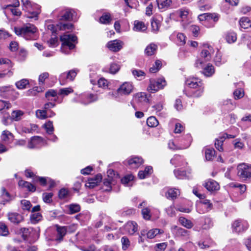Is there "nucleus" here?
Wrapping results in <instances>:
<instances>
[{
  "label": "nucleus",
  "mask_w": 251,
  "mask_h": 251,
  "mask_svg": "<svg viewBox=\"0 0 251 251\" xmlns=\"http://www.w3.org/2000/svg\"><path fill=\"white\" fill-rule=\"evenodd\" d=\"M186 84L191 90L186 95L189 97H201L204 92V85L201 79L190 77L185 81Z\"/></svg>",
  "instance_id": "nucleus-1"
},
{
  "label": "nucleus",
  "mask_w": 251,
  "mask_h": 251,
  "mask_svg": "<svg viewBox=\"0 0 251 251\" xmlns=\"http://www.w3.org/2000/svg\"><path fill=\"white\" fill-rule=\"evenodd\" d=\"M14 31L17 35L21 36L26 40H35L37 38V28L30 24H26L22 27H15Z\"/></svg>",
  "instance_id": "nucleus-2"
},
{
  "label": "nucleus",
  "mask_w": 251,
  "mask_h": 251,
  "mask_svg": "<svg viewBox=\"0 0 251 251\" xmlns=\"http://www.w3.org/2000/svg\"><path fill=\"white\" fill-rule=\"evenodd\" d=\"M213 48L208 44H204L200 53V56L196 61L195 66L198 68H202L204 63L209 61L211 58V54L213 53Z\"/></svg>",
  "instance_id": "nucleus-3"
},
{
  "label": "nucleus",
  "mask_w": 251,
  "mask_h": 251,
  "mask_svg": "<svg viewBox=\"0 0 251 251\" xmlns=\"http://www.w3.org/2000/svg\"><path fill=\"white\" fill-rule=\"evenodd\" d=\"M60 39L62 42L61 50L65 54L70 53V50L74 49L77 43L76 36L73 34H63Z\"/></svg>",
  "instance_id": "nucleus-4"
},
{
  "label": "nucleus",
  "mask_w": 251,
  "mask_h": 251,
  "mask_svg": "<svg viewBox=\"0 0 251 251\" xmlns=\"http://www.w3.org/2000/svg\"><path fill=\"white\" fill-rule=\"evenodd\" d=\"M220 17V15L216 13H205L199 15L198 19L206 27L212 28L215 26Z\"/></svg>",
  "instance_id": "nucleus-5"
},
{
  "label": "nucleus",
  "mask_w": 251,
  "mask_h": 251,
  "mask_svg": "<svg viewBox=\"0 0 251 251\" xmlns=\"http://www.w3.org/2000/svg\"><path fill=\"white\" fill-rule=\"evenodd\" d=\"M237 175L240 178L245 181L251 180V165L245 163L237 166Z\"/></svg>",
  "instance_id": "nucleus-6"
},
{
  "label": "nucleus",
  "mask_w": 251,
  "mask_h": 251,
  "mask_svg": "<svg viewBox=\"0 0 251 251\" xmlns=\"http://www.w3.org/2000/svg\"><path fill=\"white\" fill-rule=\"evenodd\" d=\"M75 11L68 8L58 9L54 10V16L59 21H70L73 19Z\"/></svg>",
  "instance_id": "nucleus-7"
},
{
  "label": "nucleus",
  "mask_w": 251,
  "mask_h": 251,
  "mask_svg": "<svg viewBox=\"0 0 251 251\" xmlns=\"http://www.w3.org/2000/svg\"><path fill=\"white\" fill-rule=\"evenodd\" d=\"M19 93L11 86L0 87V97L3 98H11L15 100Z\"/></svg>",
  "instance_id": "nucleus-8"
},
{
  "label": "nucleus",
  "mask_w": 251,
  "mask_h": 251,
  "mask_svg": "<svg viewBox=\"0 0 251 251\" xmlns=\"http://www.w3.org/2000/svg\"><path fill=\"white\" fill-rule=\"evenodd\" d=\"M166 85L164 78H158L157 80H150V83L148 87V90L151 93H155L159 89H163Z\"/></svg>",
  "instance_id": "nucleus-9"
},
{
  "label": "nucleus",
  "mask_w": 251,
  "mask_h": 251,
  "mask_svg": "<svg viewBox=\"0 0 251 251\" xmlns=\"http://www.w3.org/2000/svg\"><path fill=\"white\" fill-rule=\"evenodd\" d=\"M249 227L246 221L238 219L235 220L232 224L233 232L236 234H241L246 231Z\"/></svg>",
  "instance_id": "nucleus-10"
},
{
  "label": "nucleus",
  "mask_w": 251,
  "mask_h": 251,
  "mask_svg": "<svg viewBox=\"0 0 251 251\" xmlns=\"http://www.w3.org/2000/svg\"><path fill=\"white\" fill-rule=\"evenodd\" d=\"M184 139L186 141V142L185 143V144L182 143L183 142V140H182L179 144H178V142H177V145H176L173 141H170L168 143L169 149L173 150H184L187 149L190 147L192 142L191 135H187Z\"/></svg>",
  "instance_id": "nucleus-11"
},
{
  "label": "nucleus",
  "mask_w": 251,
  "mask_h": 251,
  "mask_svg": "<svg viewBox=\"0 0 251 251\" xmlns=\"http://www.w3.org/2000/svg\"><path fill=\"white\" fill-rule=\"evenodd\" d=\"M46 144V141L40 136H34L30 138L27 147L29 149L39 148Z\"/></svg>",
  "instance_id": "nucleus-12"
},
{
  "label": "nucleus",
  "mask_w": 251,
  "mask_h": 251,
  "mask_svg": "<svg viewBox=\"0 0 251 251\" xmlns=\"http://www.w3.org/2000/svg\"><path fill=\"white\" fill-rule=\"evenodd\" d=\"M213 204L209 200H201L197 205V211L201 214L209 211L212 209Z\"/></svg>",
  "instance_id": "nucleus-13"
},
{
  "label": "nucleus",
  "mask_w": 251,
  "mask_h": 251,
  "mask_svg": "<svg viewBox=\"0 0 251 251\" xmlns=\"http://www.w3.org/2000/svg\"><path fill=\"white\" fill-rule=\"evenodd\" d=\"M9 104L8 103L3 100H0V106L1 107L0 110L2 111V113H3L2 118V123L5 126L9 125L12 121L11 116H10L9 114L5 113L4 109L5 107L6 109H8L9 108Z\"/></svg>",
  "instance_id": "nucleus-14"
},
{
  "label": "nucleus",
  "mask_w": 251,
  "mask_h": 251,
  "mask_svg": "<svg viewBox=\"0 0 251 251\" xmlns=\"http://www.w3.org/2000/svg\"><path fill=\"white\" fill-rule=\"evenodd\" d=\"M138 230L137 224L133 221L128 222L122 229L123 234L133 235Z\"/></svg>",
  "instance_id": "nucleus-15"
},
{
  "label": "nucleus",
  "mask_w": 251,
  "mask_h": 251,
  "mask_svg": "<svg viewBox=\"0 0 251 251\" xmlns=\"http://www.w3.org/2000/svg\"><path fill=\"white\" fill-rule=\"evenodd\" d=\"M144 162L143 159L139 156H131L125 161V164L130 168H137Z\"/></svg>",
  "instance_id": "nucleus-16"
},
{
  "label": "nucleus",
  "mask_w": 251,
  "mask_h": 251,
  "mask_svg": "<svg viewBox=\"0 0 251 251\" xmlns=\"http://www.w3.org/2000/svg\"><path fill=\"white\" fill-rule=\"evenodd\" d=\"M123 45V41L120 40H114L109 41L106 44V47L111 51L117 52L122 49Z\"/></svg>",
  "instance_id": "nucleus-17"
},
{
  "label": "nucleus",
  "mask_w": 251,
  "mask_h": 251,
  "mask_svg": "<svg viewBox=\"0 0 251 251\" xmlns=\"http://www.w3.org/2000/svg\"><path fill=\"white\" fill-rule=\"evenodd\" d=\"M25 11L27 12L26 16L27 18H34L35 20L37 19L38 15L40 12L39 5L36 4H33L31 7L27 8Z\"/></svg>",
  "instance_id": "nucleus-18"
},
{
  "label": "nucleus",
  "mask_w": 251,
  "mask_h": 251,
  "mask_svg": "<svg viewBox=\"0 0 251 251\" xmlns=\"http://www.w3.org/2000/svg\"><path fill=\"white\" fill-rule=\"evenodd\" d=\"M133 88L131 83L126 82L118 88V92L121 96L128 95L131 93Z\"/></svg>",
  "instance_id": "nucleus-19"
},
{
  "label": "nucleus",
  "mask_w": 251,
  "mask_h": 251,
  "mask_svg": "<svg viewBox=\"0 0 251 251\" xmlns=\"http://www.w3.org/2000/svg\"><path fill=\"white\" fill-rule=\"evenodd\" d=\"M19 1L18 0H16L12 4L9 3L6 5H2L1 7L3 9H9L13 15L19 16L21 15V12L19 9L16 8V7L19 6Z\"/></svg>",
  "instance_id": "nucleus-20"
},
{
  "label": "nucleus",
  "mask_w": 251,
  "mask_h": 251,
  "mask_svg": "<svg viewBox=\"0 0 251 251\" xmlns=\"http://www.w3.org/2000/svg\"><path fill=\"white\" fill-rule=\"evenodd\" d=\"M134 101L138 103L140 105H143L148 104L149 99L147 95L145 93L141 92L136 94L133 98Z\"/></svg>",
  "instance_id": "nucleus-21"
},
{
  "label": "nucleus",
  "mask_w": 251,
  "mask_h": 251,
  "mask_svg": "<svg viewBox=\"0 0 251 251\" xmlns=\"http://www.w3.org/2000/svg\"><path fill=\"white\" fill-rule=\"evenodd\" d=\"M170 163L175 167H184L187 164L184 157L180 155H175L170 160Z\"/></svg>",
  "instance_id": "nucleus-22"
},
{
  "label": "nucleus",
  "mask_w": 251,
  "mask_h": 251,
  "mask_svg": "<svg viewBox=\"0 0 251 251\" xmlns=\"http://www.w3.org/2000/svg\"><path fill=\"white\" fill-rule=\"evenodd\" d=\"M203 186L209 192H214L219 189V184L214 180L208 179L203 184Z\"/></svg>",
  "instance_id": "nucleus-23"
},
{
  "label": "nucleus",
  "mask_w": 251,
  "mask_h": 251,
  "mask_svg": "<svg viewBox=\"0 0 251 251\" xmlns=\"http://www.w3.org/2000/svg\"><path fill=\"white\" fill-rule=\"evenodd\" d=\"M102 179V176L100 174H98L92 178L88 179V181L85 184L87 187L93 188L97 186Z\"/></svg>",
  "instance_id": "nucleus-24"
},
{
  "label": "nucleus",
  "mask_w": 251,
  "mask_h": 251,
  "mask_svg": "<svg viewBox=\"0 0 251 251\" xmlns=\"http://www.w3.org/2000/svg\"><path fill=\"white\" fill-rule=\"evenodd\" d=\"M72 27L73 25L71 23L62 24L60 23L56 25V29L54 30L53 25H48V28L52 30L53 33H56L57 29L64 31L67 29H70L72 28Z\"/></svg>",
  "instance_id": "nucleus-25"
},
{
  "label": "nucleus",
  "mask_w": 251,
  "mask_h": 251,
  "mask_svg": "<svg viewBox=\"0 0 251 251\" xmlns=\"http://www.w3.org/2000/svg\"><path fill=\"white\" fill-rule=\"evenodd\" d=\"M116 183L115 179L106 178L104 179L101 189L103 191L109 192L112 189V186Z\"/></svg>",
  "instance_id": "nucleus-26"
},
{
  "label": "nucleus",
  "mask_w": 251,
  "mask_h": 251,
  "mask_svg": "<svg viewBox=\"0 0 251 251\" xmlns=\"http://www.w3.org/2000/svg\"><path fill=\"white\" fill-rule=\"evenodd\" d=\"M158 9L163 11L167 10L171 5L172 0H156Z\"/></svg>",
  "instance_id": "nucleus-27"
},
{
  "label": "nucleus",
  "mask_w": 251,
  "mask_h": 251,
  "mask_svg": "<svg viewBox=\"0 0 251 251\" xmlns=\"http://www.w3.org/2000/svg\"><path fill=\"white\" fill-rule=\"evenodd\" d=\"M81 97L82 98H83V97L87 98V100H81L80 101L79 100H76L75 98H74L73 99V101H76V102L80 101L82 103H83L84 104H87L90 102L95 101L98 100L97 96L96 95H93V94H89V95H83L81 96Z\"/></svg>",
  "instance_id": "nucleus-28"
},
{
  "label": "nucleus",
  "mask_w": 251,
  "mask_h": 251,
  "mask_svg": "<svg viewBox=\"0 0 251 251\" xmlns=\"http://www.w3.org/2000/svg\"><path fill=\"white\" fill-rule=\"evenodd\" d=\"M8 218L11 222L15 224H18L23 220V216L16 212L8 213Z\"/></svg>",
  "instance_id": "nucleus-29"
},
{
  "label": "nucleus",
  "mask_w": 251,
  "mask_h": 251,
  "mask_svg": "<svg viewBox=\"0 0 251 251\" xmlns=\"http://www.w3.org/2000/svg\"><path fill=\"white\" fill-rule=\"evenodd\" d=\"M226 137H227V134L226 133H223L220 136H219L218 138L216 139L215 143V148L220 151H223V144L225 140L226 139Z\"/></svg>",
  "instance_id": "nucleus-30"
},
{
  "label": "nucleus",
  "mask_w": 251,
  "mask_h": 251,
  "mask_svg": "<svg viewBox=\"0 0 251 251\" xmlns=\"http://www.w3.org/2000/svg\"><path fill=\"white\" fill-rule=\"evenodd\" d=\"M141 235H157L163 233V231L159 228H154L148 230L147 228L143 229L141 231Z\"/></svg>",
  "instance_id": "nucleus-31"
},
{
  "label": "nucleus",
  "mask_w": 251,
  "mask_h": 251,
  "mask_svg": "<svg viewBox=\"0 0 251 251\" xmlns=\"http://www.w3.org/2000/svg\"><path fill=\"white\" fill-rule=\"evenodd\" d=\"M2 141L6 144H9L13 140V134L8 130H4L1 135Z\"/></svg>",
  "instance_id": "nucleus-32"
},
{
  "label": "nucleus",
  "mask_w": 251,
  "mask_h": 251,
  "mask_svg": "<svg viewBox=\"0 0 251 251\" xmlns=\"http://www.w3.org/2000/svg\"><path fill=\"white\" fill-rule=\"evenodd\" d=\"M241 28L245 29L251 30V20L248 17H242L239 20Z\"/></svg>",
  "instance_id": "nucleus-33"
},
{
  "label": "nucleus",
  "mask_w": 251,
  "mask_h": 251,
  "mask_svg": "<svg viewBox=\"0 0 251 251\" xmlns=\"http://www.w3.org/2000/svg\"><path fill=\"white\" fill-rule=\"evenodd\" d=\"M201 69H203L202 73L207 77L212 76L215 73L214 66L210 64H208L205 67L203 64V67Z\"/></svg>",
  "instance_id": "nucleus-34"
},
{
  "label": "nucleus",
  "mask_w": 251,
  "mask_h": 251,
  "mask_svg": "<svg viewBox=\"0 0 251 251\" xmlns=\"http://www.w3.org/2000/svg\"><path fill=\"white\" fill-rule=\"evenodd\" d=\"M160 19L161 18L159 17H153L151 21V26L152 30L154 32H156L159 30L161 25Z\"/></svg>",
  "instance_id": "nucleus-35"
},
{
  "label": "nucleus",
  "mask_w": 251,
  "mask_h": 251,
  "mask_svg": "<svg viewBox=\"0 0 251 251\" xmlns=\"http://www.w3.org/2000/svg\"><path fill=\"white\" fill-rule=\"evenodd\" d=\"M174 173L176 177L178 179L189 178L190 174V172L187 173L186 171L179 169L175 170Z\"/></svg>",
  "instance_id": "nucleus-36"
},
{
  "label": "nucleus",
  "mask_w": 251,
  "mask_h": 251,
  "mask_svg": "<svg viewBox=\"0 0 251 251\" xmlns=\"http://www.w3.org/2000/svg\"><path fill=\"white\" fill-rule=\"evenodd\" d=\"M18 184L21 187L26 188L29 191L34 192L36 190L35 186L27 181L21 180L19 181Z\"/></svg>",
  "instance_id": "nucleus-37"
},
{
  "label": "nucleus",
  "mask_w": 251,
  "mask_h": 251,
  "mask_svg": "<svg viewBox=\"0 0 251 251\" xmlns=\"http://www.w3.org/2000/svg\"><path fill=\"white\" fill-rule=\"evenodd\" d=\"M147 28V26L144 22L135 21L134 22L133 30L136 31H144Z\"/></svg>",
  "instance_id": "nucleus-38"
},
{
  "label": "nucleus",
  "mask_w": 251,
  "mask_h": 251,
  "mask_svg": "<svg viewBox=\"0 0 251 251\" xmlns=\"http://www.w3.org/2000/svg\"><path fill=\"white\" fill-rule=\"evenodd\" d=\"M179 191L176 188L168 189L165 193L166 197L167 198H171L172 199L176 198L179 195Z\"/></svg>",
  "instance_id": "nucleus-39"
},
{
  "label": "nucleus",
  "mask_w": 251,
  "mask_h": 251,
  "mask_svg": "<svg viewBox=\"0 0 251 251\" xmlns=\"http://www.w3.org/2000/svg\"><path fill=\"white\" fill-rule=\"evenodd\" d=\"M152 172V167L147 166L145 168L144 171H140L138 173V176L140 179H144L147 177Z\"/></svg>",
  "instance_id": "nucleus-40"
},
{
  "label": "nucleus",
  "mask_w": 251,
  "mask_h": 251,
  "mask_svg": "<svg viewBox=\"0 0 251 251\" xmlns=\"http://www.w3.org/2000/svg\"><path fill=\"white\" fill-rule=\"evenodd\" d=\"M157 50V46L151 43L149 45L145 50V53L148 56H151L155 53Z\"/></svg>",
  "instance_id": "nucleus-41"
},
{
  "label": "nucleus",
  "mask_w": 251,
  "mask_h": 251,
  "mask_svg": "<svg viewBox=\"0 0 251 251\" xmlns=\"http://www.w3.org/2000/svg\"><path fill=\"white\" fill-rule=\"evenodd\" d=\"M215 155V151L213 148H206L205 149V157L206 160H212Z\"/></svg>",
  "instance_id": "nucleus-42"
},
{
  "label": "nucleus",
  "mask_w": 251,
  "mask_h": 251,
  "mask_svg": "<svg viewBox=\"0 0 251 251\" xmlns=\"http://www.w3.org/2000/svg\"><path fill=\"white\" fill-rule=\"evenodd\" d=\"M31 223L36 224L42 219V216L39 212L31 213L30 216Z\"/></svg>",
  "instance_id": "nucleus-43"
},
{
  "label": "nucleus",
  "mask_w": 251,
  "mask_h": 251,
  "mask_svg": "<svg viewBox=\"0 0 251 251\" xmlns=\"http://www.w3.org/2000/svg\"><path fill=\"white\" fill-rule=\"evenodd\" d=\"M225 38L228 43H234L237 40L236 34L234 32H228L226 34Z\"/></svg>",
  "instance_id": "nucleus-44"
},
{
  "label": "nucleus",
  "mask_w": 251,
  "mask_h": 251,
  "mask_svg": "<svg viewBox=\"0 0 251 251\" xmlns=\"http://www.w3.org/2000/svg\"><path fill=\"white\" fill-rule=\"evenodd\" d=\"M226 62V60L222 58L221 53L220 52H217L214 58V62L216 65L219 66Z\"/></svg>",
  "instance_id": "nucleus-45"
},
{
  "label": "nucleus",
  "mask_w": 251,
  "mask_h": 251,
  "mask_svg": "<svg viewBox=\"0 0 251 251\" xmlns=\"http://www.w3.org/2000/svg\"><path fill=\"white\" fill-rule=\"evenodd\" d=\"M176 13L182 20H184L187 18L189 10L186 8H181L176 11Z\"/></svg>",
  "instance_id": "nucleus-46"
},
{
  "label": "nucleus",
  "mask_w": 251,
  "mask_h": 251,
  "mask_svg": "<svg viewBox=\"0 0 251 251\" xmlns=\"http://www.w3.org/2000/svg\"><path fill=\"white\" fill-rule=\"evenodd\" d=\"M212 243L211 239L210 238H207L203 241L199 242L198 245L201 249H204L209 248Z\"/></svg>",
  "instance_id": "nucleus-47"
},
{
  "label": "nucleus",
  "mask_w": 251,
  "mask_h": 251,
  "mask_svg": "<svg viewBox=\"0 0 251 251\" xmlns=\"http://www.w3.org/2000/svg\"><path fill=\"white\" fill-rule=\"evenodd\" d=\"M55 227L58 233V235H65L68 233L67 231H69L71 227H67L66 226H59L58 225H55Z\"/></svg>",
  "instance_id": "nucleus-48"
},
{
  "label": "nucleus",
  "mask_w": 251,
  "mask_h": 251,
  "mask_svg": "<svg viewBox=\"0 0 251 251\" xmlns=\"http://www.w3.org/2000/svg\"><path fill=\"white\" fill-rule=\"evenodd\" d=\"M179 222L183 226L187 228H191L193 226L192 222L190 220H188L184 217H180L179 219Z\"/></svg>",
  "instance_id": "nucleus-49"
},
{
  "label": "nucleus",
  "mask_w": 251,
  "mask_h": 251,
  "mask_svg": "<svg viewBox=\"0 0 251 251\" xmlns=\"http://www.w3.org/2000/svg\"><path fill=\"white\" fill-rule=\"evenodd\" d=\"M186 37L184 34L181 33H177L176 35V43L179 46H183L186 43Z\"/></svg>",
  "instance_id": "nucleus-50"
},
{
  "label": "nucleus",
  "mask_w": 251,
  "mask_h": 251,
  "mask_svg": "<svg viewBox=\"0 0 251 251\" xmlns=\"http://www.w3.org/2000/svg\"><path fill=\"white\" fill-rule=\"evenodd\" d=\"M37 127L36 125L31 124L27 126H23L22 127V131L26 133H30L35 131Z\"/></svg>",
  "instance_id": "nucleus-51"
},
{
  "label": "nucleus",
  "mask_w": 251,
  "mask_h": 251,
  "mask_svg": "<svg viewBox=\"0 0 251 251\" xmlns=\"http://www.w3.org/2000/svg\"><path fill=\"white\" fill-rule=\"evenodd\" d=\"M159 123L156 118L154 116H151L147 119V124L150 127H155L158 125Z\"/></svg>",
  "instance_id": "nucleus-52"
},
{
  "label": "nucleus",
  "mask_w": 251,
  "mask_h": 251,
  "mask_svg": "<svg viewBox=\"0 0 251 251\" xmlns=\"http://www.w3.org/2000/svg\"><path fill=\"white\" fill-rule=\"evenodd\" d=\"M23 114L24 112L22 111L15 110L12 112L11 116L12 120L18 121L21 119Z\"/></svg>",
  "instance_id": "nucleus-53"
},
{
  "label": "nucleus",
  "mask_w": 251,
  "mask_h": 251,
  "mask_svg": "<svg viewBox=\"0 0 251 251\" xmlns=\"http://www.w3.org/2000/svg\"><path fill=\"white\" fill-rule=\"evenodd\" d=\"M73 89L71 87H67L60 89L58 94L62 97H65L73 92Z\"/></svg>",
  "instance_id": "nucleus-54"
},
{
  "label": "nucleus",
  "mask_w": 251,
  "mask_h": 251,
  "mask_svg": "<svg viewBox=\"0 0 251 251\" xmlns=\"http://www.w3.org/2000/svg\"><path fill=\"white\" fill-rule=\"evenodd\" d=\"M16 86L19 89H23L29 84V81L27 79H23L16 83Z\"/></svg>",
  "instance_id": "nucleus-55"
},
{
  "label": "nucleus",
  "mask_w": 251,
  "mask_h": 251,
  "mask_svg": "<svg viewBox=\"0 0 251 251\" xmlns=\"http://www.w3.org/2000/svg\"><path fill=\"white\" fill-rule=\"evenodd\" d=\"M1 196L4 199L3 204H5V202H8L11 200V196L9 193L6 190L5 188L2 187L1 188Z\"/></svg>",
  "instance_id": "nucleus-56"
},
{
  "label": "nucleus",
  "mask_w": 251,
  "mask_h": 251,
  "mask_svg": "<svg viewBox=\"0 0 251 251\" xmlns=\"http://www.w3.org/2000/svg\"><path fill=\"white\" fill-rule=\"evenodd\" d=\"M43 126L45 128L47 133L49 134H51L53 133L54 127L51 121H49L44 125Z\"/></svg>",
  "instance_id": "nucleus-57"
},
{
  "label": "nucleus",
  "mask_w": 251,
  "mask_h": 251,
  "mask_svg": "<svg viewBox=\"0 0 251 251\" xmlns=\"http://www.w3.org/2000/svg\"><path fill=\"white\" fill-rule=\"evenodd\" d=\"M21 207L23 210L30 211L32 205L29 201L23 200L21 201Z\"/></svg>",
  "instance_id": "nucleus-58"
},
{
  "label": "nucleus",
  "mask_w": 251,
  "mask_h": 251,
  "mask_svg": "<svg viewBox=\"0 0 251 251\" xmlns=\"http://www.w3.org/2000/svg\"><path fill=\"white\" fill-rule=\"evenodd\" d=\"M107 178H111V179H115L117 181V179L120 178L119 175L116 173L112 169H109L107 171Z\"/></svg>",
  "instance_id": "nucleus-59"
},
{
  "label": "nucleus",
  "mask_w": 251,
  "mask_h": 251,
  "mask_svg": "<svg viewBox=\"0 0 251 251\" xmlns=\"http://www.w3.org/2000/svg\"><path fill=\"white\" fill-rule=\"evenodd\" d=\"M111 20L110 15L108 13H104L100 18V22L104 24L109 23Z\"/></svg>",
  "instance_id": "nucleus-60"
},
{
  "label": "nucleus",
  "mask_w": 251,
  "mask_h": 251,
  "mask_svg": "<svg viewBox=\"0 0 251 251\" xmlns=\"http://www.w3.org/2000/svg\"><path fill=\"white\" fill-rule=\"evenodd\" d=\"M162 66L161 62L160 60H157L155 62V64L150 69L151 73H155L159 71Z\"/></svg>",
  "instance_id": "nucleus-61"
},
{
  "label": "nucleus",
  "mask_w": 251,
  "mask_h": 251,
  "mask_svg": "<svg viewBox=\"0 0 251 251\" xmlns=\"http://www.w3.org/2000/svg\"><path fill=\"white\" fill-rule=\"evenodd\" d=\"M134 176L131 174L126 175L122 178H121V183L125 185H127L128 183L133 180Z\"/></svg>",
  "instance_id": "nucleus-62"
},
{
  "label": "nucleus",
  "mask_w": 251,
  "mask_h": 251,
  "mask_svg": "<svg viewBox=\"0 0 251 251\" xmlns=\"http://www.w3.org/2000/svg\"><path fill=\"white\" fill-rule=\"evenodd\" d=\"M173 234H175L177 235H184L186 233V230L181 227L175 226L173 228Z\"/></svg>",
  "instance_id": "nucleus-63"
},
{
  "label": "nucleus",
  "mask_w": 251,
  "mask_h": 251,
  "mask_svg": "<svg viewBox=\"0 0 251 251\" xmlns=\"http://www.w3.org/2000/svg\"><path fill=\"white\" fill-rule=\"evenodd\" d=\"M0 65H5L8 68H12L13 66L11 60L6 58H0Z\"/></svg>",
  "instance_id": "nucleus-64"
}]
</instances>
